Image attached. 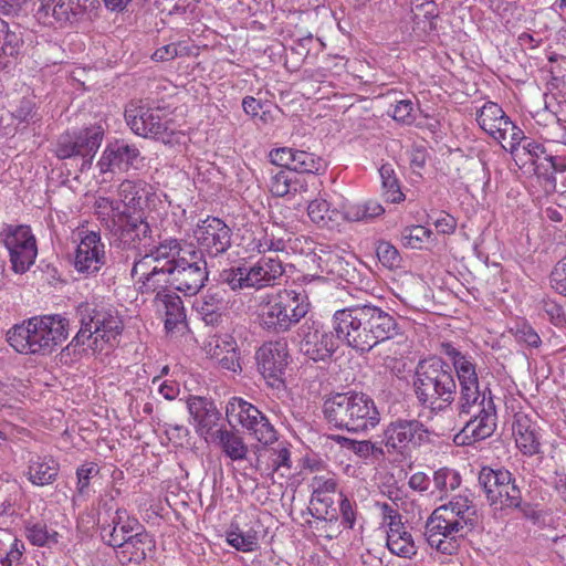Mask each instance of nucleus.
I'll return each mask as SVG.
<instances>
[{"label": "nucleus", "mask_w": 566, "mask_h": 566, "mask_svg": "<svg viewBox=\"0 0 566 566\" xmlns=\"http://www.w3.org/2000/svg\"><path fill=\"white\" fill-rule=\"evenodd\" d=\"M514 146L516 150L512 148V140L510 142V147L502 144V147L510 151L517 165L526 166L530 164L534 167L535 174L541 175V167H544V165L537 164V160L545 154V147L535 140H528L523 146H521V143H517Z\"/></svg>", "instance_id": "obj_36"}, {"label": "nucleus", "mask_w": 566, "mask_h": 566, "mask_svg": "<svg viewBox=\"0 0 566 566\" xmlns=\"http://www.w3.org/2000/svg\"><path fill=\"white\" fill-rule=\"evenodd\" d=\"M380 443L388 453L403 454L429 441V430L417 419H396L382 430Z\"/></svg>", "instance_id": "obj_13"}, {"label": "nucleus", "mask_w": 566, "mask_h": 566, "mask_svg": "<svg viewBox=\"0 0 566 566\" xmlns=\"http://www.w3.org/2000/svg\"><path fill=\"white\" fill-rule=\"evenodd\" d=\"M440 353L451 360L452 367L439 357L420 360L413 379L417 401L432 415L444 413L455 403L460 417L470 416L454 437L459 446L491 437L496 429V406L492 390L480 384L474 358L449 342L440 344Z\"/></svg>", "instance_id": "obj_1"}, {"label": "nucleus", "mask_w": 566, "mask_h": 566, "mask_svg": "<svg viewBox=\"0 0 566 566\" xmlns=\"http://www.w3.org/2000/svg\"><path fill=\"white\" fill-rule=\"evenodd\" d=\"M76 315L81 327L71 345L99 353L118 343L124 326L117 311L112 306L86 302L77 306Z\"/></svg>", "instance_id": "obj_5"}, {"label": "nucleus", "mask_w": 566, "mask_h": 566, "mask_svg": "<svg viewBox=\"0 0 566 566\" xmlns=\"http://www.w3.org/2000/svg\"><path fill=\"white\" fill-rule=\"evenodd\" d=\"M298 349L314 361H324L332 357L338 348L337 334L325 329L316 322L306 321L297 329Z\"/></svg>", "instance_id": "obj_16"}, {"label": "nucleus", "mask_w": 566, "mask_h": 566, "mask_svg": "<svg viewBox=\"0 0 566 566\" xmlns=\"http://www.w3.org/2000/svg\"><path fill=\"white\" fill-rule=\"evenodd\" d=\"M336 486H337V483H336L335 479H333V478L315 476L313 479L314 491H313V495H312V500H311V507H310V512L313 517L324 518V520L327 518L324 515V513L327 514V510L322 511L319 507L316 506V503H324L325 506H327L329 503H332L331 497H327V496L322 497L321 495L323 493L335 492Z\"/></svg>", "instance_id": "obj_41"}, {"label": "nucleus", "mask_w": 566, "mask_h": 566, "mask_svg": "<svg viewBox=\"0 0 566 566\" xmlns=\"http://www.w3.org/2000/svg\"><path fill=\"white\" fill-rule=\"evenodd\" d=\"M103 138L104 128L101 125L63 134L57 139L55 155L60 159L81 157V171L87 170L92 166Z\"/></svg>", "instance_id": "obj_12"}, {"label": "nucleus", "mask_w": 566, "mask_h": 566, "mask_svg": "<svg viewBox=\"0 0 566 566\" xmlns=\"http://www.w3.org/2000/svg\"><path fill=\"white\" fill-rule=\"evenodd\" d=\"M260 326L271 333H286L308 313L303 293L283 289L262 293L254 298Z\"/></svg>", "instance_id": "obj_7"}, {"label": "nucleus", "mask_w": 566, "mask_h": 566, "mask_svg": "<svg viewBox=\"0 0 566 566\" xmlns=\"http://www.w3.org/2000/svg\"><path fill=\"white\" fill-rule=\"evenodd\" d=\"M208 442L220 449L227 458L234 462L245 460L249 453V446L242 433L235 428L228 429L221 426Z\"/></svg>", "instance_id": "obj_27"}, {"label": "nucleus", "mask_w": 566, "mask_h": 566, "mask_svg": "<svg viewBox=\"0 0 566 566\" xmlns=\"http://www.w3.org/2000/svg\"><path fill=\"white\" fill-rule=\"evenodd\" d=\"M216 360L218 361L220 367L226 370H230L233 373L241 370L237 348H232V350H226V353L219 356Z\"/></svg>", "instance_id": "obj_63"}, {"label": "nucleus", "mask_w": 566, "mask_h": 566, "mask_svg": "<svg viewBox=\"0 0 566 566\" xmlns=\"http://www.w3.org/2000/svg\"><path fill=\"white\" fill-rule=\"evenodd\" d=\"M25 536L36 546L57 543V533L55 531H49L46 524L43 522L28 523L25 525Z\"/></svg>", "instance_id": "obj_47"}, {"label": "nucleus", "mask_w": 566, "mask_h": 566, "mask_svg": "<svg viewBox=\"0 0 566 566\" xmlns=\"http://www.w3.org/2000/svg\"><path fill=\"white\" fill-rule=\"evenodd\" d=\"M333 439L342 444H350L355 453L361 457H366L377 449L375 443L370 441H354L342 436H334Z\"/></svg>", "instance_id": "obj_61"}, {"label": "nucleus", "mask_w": 566, "mask_h": 566, "mask_svg": "<svg viewBox=\"0 0 566 566\" xmlns=\"http://www.w3.org/2000/svg\"><path fill=\"white\" fill-rule=\"evenodd\" d=\"M326 167L325 161L319 156L306 150L295 149V159L293 171L301 174H317Z\"/></svg>", "instance_id": "obj_46"}, {"label": "nucleus", "mask_w": 566, "mask_h": 566, "mask_svg": "<svg viewBox=\"0 0 566 566\" xmlns=\"http://www.w3.org/2000/svg\"><path fill=\"white\" fill-rule=\"evenodd\" d=\"M130 274L139 293H156V295L158 292L168 293L166 291V286L170 284V272L168 270L138 260L134 263Z\"/></svg>", "instance_id": "obj_24"}, {"label": "nucleus", "mask_w": 566, "mask_h": 566, "mask_svg": "<svg viewBox=\"0 0 566 566\" xmlns=\"http://www.w3.org/2000/svg\"><path fill=\"white\" fill-rule=\"evenodd\" d=\"M476 122L493 138H504L505 133H511L512 148L515 150L514 145L525 139L524 132L506 116L496 103H485L476 114Z\"/></svg>", "instance_id": "obj_21"}, {"label": "nucleus", "mask_w": 566, "mask_h": 566, "mask_svg": "<svg viewBox=\"0 0 566 566\" xmlns=\"http://www.w3.org/2000/svg\"><path fill=\"white\" fill-rule=\"evenodd\" d=\"M478 509L468 494L453 496L437 507L426 522L424 535L431 547L442 554L452 555L459 548L458 538H463L478 525Z\"/></svg>", "instance_id": "obj_3"}, {"label": "nucleus", "mask_w": 566, "mask_h": 566, "mask_svg": "<svg viewBox=\"0 0 566 566\" xmlns=\"http://www.w3.org/2000/svg\"><path fill=\"white\" fill-rule=\"evenodd\" d=\"M156 311L165 316V327L172 331L179 323L186 318L185 308L181 298L174 292H158L154 298Z\"/></svg>", "instance_id": "obj_34"}, {"label": "nucleus", "mask_w": 566, "mask_h": 566, "mask_svg": "<svg viewBox=\"0 0 566 566\" xmlns=\"http://www.w3.org/2000/svg\"><path fill=\"white\" fill-rule=\"evenodd\" d=\"M149 195L150 186L147 182L126 179L118 186L119 199L111 198V201L118 205V210L144 211L143 205L146 203Z\"/></svg>", "instance_id": "obj_28"}, {"label": "nucleus", "mask_w": 566, "mask_h": 566, "mask_svg": "<svg viewBox=\"0 0 566 566\" xmlns=\"http://www.w3.org/2000/svg\"><path fill=\"white\" fill-rule=\"evenodd\" d=\"M195 307L207 324H218L222 312L228 307L227 291L219 286L209 287L202 297L196 301Z\"/></svg>", "instance_id": "obj_29"}, {"label": "nucleus", "mask_w": 566, "mask_h": 566, "mask_svg": "<svg viewBox=\"0 0 566 566\" xmlns=\"http://www.w3.org/2000/svg\"><path fill=\"white\" fill-rule=\"evenodd\" d=\"M381 180V196L390 203H399L405 200L399 179L391 164H382L378 169Z\"/></svg>", "instance_id": "obj_39"}, {"label": "nucleus", "mask_w": 566, "mask_h": 566, "mask_svg": "<svg viewBox=\"0 0 566 566\" xmlns=\"http://www.w3.org/2000/svg\"><path fill=\"white\" fill-rule=\"evenodd\" d=\"M208 281L207 262L195 250L170 272V285L186 296L196 295Z\"/></svg>", "instance_id": "obj_17"}, {"label": "nucleus", "mask_w": 566, "mask_h": 566, "mask_svg": "<svg viewBox=\"0 0 566 566\" xmlns=\"http://www.w3.org/2000/svg\"><path fill=\"white\" fill-rule=\"evenodd\" d=\"M69 319L60 314L34 316L11 327L7 340L19 354L50 355L69 337Z\"/></svg>", "instance_id": "obj_4"}, {"label": "nucleus", "mask_w": 566, "mask_h": 566, "mask_svg": "<svg viewBox=\"0 0 566 566\" xmlns=\"http://www.w3.org/2000/svg\"><path fill=\"white\" fill-rule=\"evenodd\" d=\"M385 213V208L376 199L344 206L343 218L350 222H371Z\"/></svg>", "instance_id": "obj_37"}, {"label": "nucleus", "mask_w": 566, "mask_h": 566, "mask_svg": "<svg viewBox=\"0 0 566 566\" xmlns=\"http://www.w3.org/2000/svg\"><path fill=\"white\" fill-rule=\"evenodd\" d=\"M187 407L196 432L208 442L218 429L221 412L212 401L202 397H191Z\"/></svg>", "instance_id": "obj_23"}, {"label": "nucleus", "mask_w": 566, "mask_h": 566, "mask_svg": "<svg viewBox=\"0 0 566 566\" xmlns=\"http://www.w3.org/2000/svg\"><path fill=\"white\" fill-rule=\"evenodd\" d=\"M461 484L460 473L450 468H441L433 473V485L441 494L457 490Z\"/></svg>", "instance_id": "obj_48"}, {"label": "nucleus", "mask_w": 566, "mask_h": 566, "mask_svg": "<svg viewBox=\"0 0 566 566\" xmlns=\"http://www.w3.org/2000/svg\"><path fill=\"white\" fill-rule=\"evenodd\" d=\"M193 237L202 250L217 256L231 247L232 231L220 218L207 217L197 224Z\"/></svg>", "instance_id": "obj_22"}, {"label": "nucleus", "mask_w": 566, "mask_h": 566, "mask_svg": "<svg viewBox=\"0 0 566 566\" xmlns=\"http://www.w3.org/2000/svg\"><path fill=\"white\" fill-rule=\"evenodd\" d=\"M270 161L279 167L287 168L293 171L295 159V149L290 147L276 148L270 151Z\"/></svg>", "instance_id": "obj_54"}, {"label": "nucleus", "mask_w": 566, "mask_h": 566, "mask_svg": "<svg viewBox=\"0 0 566 566\" xmlns=\"http://www.w3.org/2000/svg\"><path fill=\"white\" fill-rule=\"evenodd\" d=\"M315 256L317 258L318 265L323 271L338 276L344 275V265L347 263L336 249H333L329 245L319 244L316 248Z\"/></svg>", "instance_id": "obj_44"}, {"label": "nucleus", "mask_w": 566, "mask_h": 566, "mask_svg": "<svg viewBox=\"0 0 566 566\" xmlns=\"http://www.w3.org/2000/svg\"><path fill=\"white\" fill-rule=\"evenodd\" d=\"M226 541L237 551L244 553L253 552L258 548L256 532L252 530L243 532L239 526H231V528L226 533Z\"/></svg>", "instance_id": "obj_45"}, {"label": "nucleus", "mask_w": 566, "mask_h": 566, "mask_svg": "<svg viewBox=\"0 0 566 566\" xmlns=\"http://www.w3.org/2000/svg\"><path fill=\"white\" fill-rule=\"evenodd\" d=\"M133 531H142V524L137 518L129 516L126 510L117 509L111 523L101 527V536L107 545L116 547L124 538L123 535Z\"/></svg>", "instance_id": "obj_30"}, {"label": "nucleus", "mask_w": 566, "mask_h": 566, "mask_svg": "<svg viewBox=\"0 0 566 566\" xmlns=\"http://www.w3.org/2000/svg\"><path fill=\"white\" fill-rule=\"evenodd\" d=\"M95 214L101 224L128 249L146 245L153 238V230L144 211L118 210V205L111 198L96 199Z\"/></svg>", "instance_id": "obj_8"}, {"label": "nucleus", "mask_w": 566, "mask_h": 566, "mask_svg": "<svg viewBox=\"0 0 566 566\" xmlns=\"http://www.w3.org/2000/svg\"><path fill=\"white\" fill-rule=\"evenodd\" d=\"M387 547L392 554L405 558H411L417 554L412 535L403 524H394V527L387 531Z\"/></svg>", "instance_id": "obj_35"}, {"label": "nucleus", "mask_w": 566, "mask_h": 566, "mask_svg": "<svg viewBox=\"0 0 566 566\" xmlns=\"http://www.w3.org/2000/svg\"><path fill=\"white\" fill-rule=\"evenodd\" d=\"M156 548V542L148 532H140L135 535V539L123 546V549L116 551L120 563L140 564L150 557Z\"/></svg>", "instance_id": "obj_32"}, {"label": "nucleus", "mask_w": 566, "mask_h": 566, "mask_svg": "<svg viewBox=\"0 0 566 566\" xmlns=\"http://www.w3.org/2000/svg\"><path fill=\"white\" fill-rule=\"evenodd\" d=\"M375 506L379 511L384 523L387 524L388 530L394 527V524H402L401 515L398 512V505L396 503L376 502Z\"/></svg>", "instance_id": "obj_55"}, {"label": "nucleus", "mask_w": 566, "mask_h": 566, "mask_svg": "<svg viewBox=\"0 0 566 566\" xmlns=\"http://www.w3.org/2000/svg\"><path fill=\"white\" fill-rule=\"evenodd\" d=\"M513 436L517 449L526 457L542 453L537 424L524 413H517L513 422Z\"/></svg>", "instance_id": "obj_26"}, {"label": "nucleus", "mask_w": 566, "mask_h": 566, "mask_svg": "<svg viewBox=\"0 0 566 566\" xmlns=\"http://www.w3.org/2000/svg\"><path fill=\"white\" fill-rule=\"evenodd\" d=\"M142 163L140 150L135 144L124 139H116L106 145L96 166L101 174H115L138 169Z\"/></svg>", "instance_id": "obj_20"}, {"label": "nucleus", "mask_w": 566, "mask_h": 566, "mask_svg": "<svg viewBox=\"0 0 566 566\" xmlns=\"http://www.w3.org/2000/svg\"><path fill=\"white\" fill-rule=\"evenodd\" d=\"M60 464L51 455H32L28 463V480L36 486L52 484L59 476Z\"/></svg>", "instance_id": "obj_31"}, {"label": "nucleus", "mask_w": 566, "mask_h": 566, "mask_svg": "<svg viewBox=\"0 0 566 566\" xmlns=\"http://www.w3.org/2000/svg\"><path fill=\"white\" fill-rule=\"evenodd\" d=\"M237 348V342L230 335H213L205 343L203 349L211 359H217L226 350Z\"/></svg>", "instance_id": "obj_49"}, {"label": "nucleus", "mask_w": 566, "mask_h": 566, "mask_svg": "<svg viewBox=\"0 0 566 566\" xmlns=\"http://www.w3.org/2000/svg\"><path fill=\"white\" fill-rule=\"evenodd\" d=\"M283 273V263L277 256L263 255L250 265L240 264L223 270L220 273V282L227 284L232 291L245 289L260 291L274 286Z\"/></svg>", "instance_id": "obj_9"}, {"label": "nucleus", "mask_w": 566, "mask_h": 566, "mask_svg": "<svg viewBox=\"0 0 566 566\" xmlns=\"http://www.w3.org/2000/svg\"><path fill=\"white\" fill-rule=\"evenodd\" d=\"M23 44L20 27L0 18V57L14 56Z\"/></svg>", "instance_id": "obj_42"}, {"label": "nucleus", "mask_w": 566, "mask_h": 566, "mask_svg": "<svg viewBox=\"0 0 566 566\" xmlns=\"http://www.w3.org/2000/svg\"><path fill=\"white\" fill-rule=\"evenodd\" d=\"M516 339L520 343H524L530 347H538L542 343L541 337L536 331L530 325H523L516 332Z\"/></svg>", "instance_id": "obj_62"}, {"label": "nucleus", "mask_w": 566, "mask_h": 566, "mask_svg": "<svg viewBox=\"0 0 566 566\" xmlns=\"http://www.w3.org/2000/svg\"><path fill=\"white\" fill-rule=\"evenodd\" d=\"M269 452V465L273 472L279 471L281 468L287 470L291 468V452L286 447L279 444L276 449H271Z\"/></svg>", "instance_id": "obj_53"}, {"label": "nucleus", "mask_w": 566, "mask_h": 566, "mask_svg": "<svg viewBox=\"0 0 566 566\" xmlns=\"http://www.w3.org/2000/svg\"><path fill=\"white\" fill-rule=\"evenodd\" d=\"M270 191L275 197H284L293 189V182L285 170L273 174L270 180ZM296 188L294 187V191Z\"/></svg>", "instance_id": "obj_52"}, {"label": "nucleus", "mask_w": 566, "mask_h": 566, "mask_svg": "<svg viewBox=\"0 0 566 566\" xmlns=\"http://www.w3.org/2000/svg\"><path fill=\"white\" fill-rule=\"evenodd\" d=\"M80 241L73 254L72 264L74 269L85 275H95L106 263L105 244L102 242L99 232L81 231Z\"/></svg>", "instance_id": "obj_19"}, {"label": "nucleus", "mask_w": 566, "mask_h": 566, "mask_svg": "<svg viewBox=\"0 0 566 566\" xmlns=\"http://www.w3.org/2000/svg\"><path fill=\"white\" fill-rule=\"evenodd\" d=\"M479 484L483 488L486 499L492 505L520 509L522 494L515 484L512 473L505 469L493 470L483 468L479 474Z\"/></svg>", "instance_id": "obj_15"}, {"label": "nucleus", "mask_w": 566, "mask_h": 566, "mask_svg": "<svg viewBox=\"0 0 566 566\" xmlns=\"http://www.w3.org/2000/svg\"><path fill=\"white\" fill-rule=\"evenodd\" d=\"M431 234L430 230L422 226L406 228L402 232V241L405 245L415 248V243H421Z\"/></svg>", "instance_id": "obj_58"}, {"label": "nucleus", "mask_w": 566, "mask_h": 566, "mask_svg": "<svg viewBox=\"0 0 566 566\" xmlns=\"http://www.w3.org/2000/svg\"><path fill=\"white\" fill-rule=\"evenodd\" d=\"M392 118L401 123H412L415 120L412 102L409 99L397 102L392 109Z\"/></svg>", "instance_id": "obj_57"}, {"label": "nucleus", "mask_w": 566, "mask_h": 566, "mask_svg": "<svg viewBox=\"0 0 566 566\" xmlns=\"http://www.w3.org/2000/svg\"><path fill=\"white\" fill-rule=\"evenodd\" d=\"M333 329L339 340L358 353H366L379 343L400 334L397 318L371 303L355 304L333 314Z\"/></svg>", "instance_id": "obj_2"}, {"label": "nucleus", "mask_w": 566, "mask_h": 566, "mask_svg": "<svg viewBox=\"0 0 566 566\" xmlns=\"http://www.w3.org/2000/svg\"><path fill=\"white\" fill-rule=\"evenodd\" d=\"M307 214L312 222L319 228L334 229L339 224L340 212L332 209L325 199H315L307 207Z\"/></svg>", "instance_id": "obj_38"}, {"label": "nucleus", "mask_w": 566, "mask_h": 566, "mask_svg": "<svg viewBox=\"0 0 566 566\" xmlns=\"http://www.w3.org/2000/svg\"><path fill=\"white\" fill-rule=\"evenodd\" d=\"M99 473V468L96 463H85L76 469L77 494L82 497H86L90 494V482L91 479L95 478Z\"/></svg>", "instance_id": "obj_51"}, {"label": "nucleus", "mask_w": 566, "mask_h": 566, "mask_svg": "<svg viewBox=\"0 0 566 566\" xmlns=\"http://www.w3.org/2000/svg\"><path fill=\"white\" fill-rule=\"evenodd\" d=\"M97 0H52V3L42 6L45 14L51 11L54 20L61 24L71 22L87 9L94 8Z\"/></svg>", "instance_id": "obj_33"}, {"label": "nucleus", "mask_w": 566, "mask_h": 566, "mask_svg": "<svg viewBox=\"0 0 566 566\" xmlns=\"http://www.w3.org/2000/svg\"><path fill=\"white\" fill-rule=\"evenodd\" d=\"M543 310L554 325L558 326L565 322L564 311L557 303L553 301L545 302Z\"/></svg>", "instance_id": "obj_64"}, {"label": "nucleus", "mask_w": 566, "mask_h": 566, "mask_svg": "<svg viewBox=\"0 0 566 566\" xmlns=\"http://www.w3.org/2000/svg\"><path fill=\"white\" fill-rule=\"evenodd\" d=\"M323 412L331 426L354 433L367 432L380 421L375 401L363 392L336 394L325 400Z\"/></svg>", "instance_id": "obj_6"}, {"label": "nucleus", "mask_w": 566, "mask_h": 566, "mask_svg": "<svg viewBox=\"0 0 566 566\" xmlns=\"http://www.w3.org/2000/svg\"><path fill=\"white\" fill-rule=\"evenodd\" d=\"M191 250H185L181 242L175 238H168L153 247L139 260L149 263L150 265L157 264L158 268L171 272L177 263L185 259Z\"/></svg>", "instance_id": "obj_25"}, {"label": "nucleus", "mask_w": 566, "mask_h": 566, "mask_svg": "<svg viewBox=\"0 0 566 566\" xmlns=\"http://www.w3.org/2000/svg\"><path fill=\"white\" fill-rule=\"evenodd\" d=\"M379 262L389 270L401 268L402 259L395 245L388 241H379L376 248Z\"/></svg>", "instance_id": "obj_50"}, {"label": "nucleus", "mask_w": 566, "mask_h": 566, "mask_svg": "<svg viewBox=\"0 0 566 566\" xmlns=\"http://www.w3.org/2000/svg\"><path fill=\"white\" fill-rule=\"evenodd\" d=\"M552 286L566 296V256L562 259L551 273Z\"/></svg>", "instance_id": "obj_56"}, {"label": "nucleus", "mask_w": 566, "mask_h": 566, "mask_svg": "<svg viewBox=\"0 0 566 566\" xmlns=\"http://www.w3.org/2000/svg\"><path fill=\"white\" fill-rule=\"evenodd\" d=\"M24 545L13 534L0 531V566H17L22 557Z\"/></svg>", "instance_id": "obj_43"}, {"label": "nucleus", "mask_w": 566, "mask_h": 566, "mask_svg": "<svg viewBox=\"0 0 566 566\" xmlns=\"http://www.w3.org/2000/svg\"><path fill=\"white\" fill-rule=\"evenodd\" d=\"M290 239H285L282 229L276 226L265 228L259 238L254 239V249L262 254L266 252H284Z\"/></svg>", "instance_id": "obj_40"}, {"label": "nucleus", "mask_w": 566, "mask_h": 566, "mask_svg": "<svg viewBox=\"0 0 566 566\" xmlns=\"http://www.w3.org/2000/svg\"><path fill=\"white\" fill-rule=\"evenodd\" d=\"M226 416L231 424L235 422L260 443L268 446L277 440L276 430L268 417L254 405L241 397H232L226 406Z\"/></svg>", "instance_id": "obj_11"}, {"label": "nucleus", "mask_w": 566, "mask_h": 566, "mask_svg": "<svg viewBox=\"0 0 566 566\" xmlns=\"http://www.w3.org/2000/svg\"><path fill=\"white\" fill-rule=\"evenodd\" d=\"M289 358L285 339L265 342L255 352L258 370L272 388H279L283 384Z\"/></svg>", "instance_id": "obj_18"}, {"label": "nucleus", "mask_w": 566, "mask_h": 566, "mask_svg": "<svg viewBox=\"0 0 566 566\" xmlns=\"http://www.w3.org/2000/svg\"><path fill=\"white\" fill-rule=\"evenodd\" d=\"M125 120L132 132L145 138L160 139L169 143L175 134L174 120L168 118L160 108L132 102L125 109Z\"/></svg>", "instance_id": "obj_10"}, {"label": "nucleus", "mask_w": 566, "mask_h": 566, "mask_svg": "<svg viewBox=\"0 0 566 566\" xmlns=\"http://www.w3.org/2000/svg\"><path fill=\"white\" fill-rule=\"evenodd\" d=\"M13 117L20 122H28L35 116V103L30 97H24L12 113Z\"/></svg>", "instance_id": "obj_59"}, {"label": "nucleus", "mask_w": 566, "mask_h": 566, "mask_svg": "<svg viewBox=\"0 0 566 566\" xmlns=\"http://www.w3.org/2000/svg\"><path fill=\"white\" fill-rule=\"evenodd\" d=\"M339 511L342 516V523L352 528L356 522V509L349 499L340 493Z\"/></svg>", "instance_id": "obj_60"}, {"label": "nucleus", "mask_w": 566, "mask_h": 566, "mask_svg": "<svg viewBox=\"0 0 566 566\" xmlns=\"http://www.w3.org/2000/svg\"><path fill=\"white\" fill-rule=\"evenodd\" d=\"M0 239L9 251L12 270L15 273L27 272L38 254L35 238L30 227L4 224L0 231Z\"/></svg>", "instance_id": "obj_14"}]
</instances>
